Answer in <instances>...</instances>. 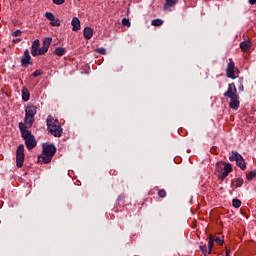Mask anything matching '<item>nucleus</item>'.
<instances>
[{"instance_id": "cd10ccee", "label": "nucleus", "mask_w": 256, "mask_h": 256, "mask_svg": "<svg viewBox=\"0 0 256 256\" xmlns=\"http://www.w3.org/2000/svg\"><path fill=\"white\" fill-rule=\"evenodd\" d=\"M122 25H124L125 27H131V21H129V19L127 18H123Z\"/></svg>"}, {"instance_id": "a19ab883", "label": "nucleus", "mask_w": 256, "mask_h": 256, "mask_svg": "<svg viewBox=\"0 0 256 256\" xmlns=\"http://www.w3.org/2000/svg\"><path fill=\"white\" fill-rule=\"evenodd\" d=\"M244 87L243 85L239 86V91H243Z\"/></svg>"}, {"instance_id": "c9c22d12", "label": "nucleus", "mask_w": 256, "mask_h": 256, "mask_svg": "<svg viewBox=\"0 0 256 256\" xmlns=\"http://www.w3.org/2000/svg\"><path fill=\"white\" fill-rule=\"evenodd\" d=\"M13 43H21V38H16L12 40Z\"/></svg>"}, {"instance_id": "58836bf2", "label": "nucleus", "mask_w": 256, "mask_h": 256, "mask_svg": "<svg viewBox=\"0 0 256 256\" xmlns=\"http://www.w3.org/2000/svg\"><path fill=\"white\" fill-rule=\"evenodd\" d=\"M230 253H231V250L226 249V256H229V255H230Z\"/></svg>"}, {"instance_id": "5701e85b", "label": "nucleus", "mask_w": 256, "mask_h": 256, "mask_svg": "<svg viewBox=\"0 0 256 256\" xmlns=\"http://www.w3.org/2000/svg\"><path fill=\"white\" fill-rule=\"evenodd\" d=\"M241 154L237 151H232V155L229 156V161H237V157H239Z\"/></svg>"}, {"instance_id": "20e7f679", "label": "nucleus", "mask_w": 256, "mask_h": 256, "mask_svg": "<svg viewBox=\"0 0 256 256\" xmlns=\"http://www.w3.org/2000/svg\"><path fill=\"white\" fill-rule=\"evenodd\" d=\"M42 153L43 156H38V161H42V163L47 165V163H51V159L57 153V147H55V144H44Z\"/></svg>"}, {"instance_id": "aec40b11", "label": "nucleus", "mask_w": 256, "mask_h": 256, "mask_svg": "<svg viewBox=\"0 0 256 256\" xmlns=\"http://www.w3.org/2000/svg\"><path fill=\"white\" fill-rule=\"evenodd\" d=\"M235 183L236 189H239V187H243L244 180L243 178H237L236 180H232V185Z\"/></svg>"}, {"instance_id": "bb28decb", "label": "nucleus", "mask_w": 256, "mask_h": 256, "mask_svg": "<svg viewBox=\"0 0 256 256\" xmlns=\"http://www.w3.org/2000/svg\"><path fill=\"white\" fill-rule=\"evenodd\" d=\"M200 251H202L204 256L209 255V251H207V245L199 246Z\"/></svg>"}, {"instance_id": "6ab92c4d", "label": "nucleus", "mask_w": 256, "mask_h": 256, "mask_svg": "<svg viewBox=\"0 0 256 256\" xmlns=\"http://www.w3.org/2000/svg\"><path fill=\"white\" fill-rule=\"evenodd\" d=\"M84 37L88 40L91 39V37H93V30L91 29V27L84 28Z\"/></svg>"}, {"instance_id": "f257e3e1", "label": "nucleus", "mask_w": 256, "mask_h": 256, "mask_svg": "<svg viewBox=\"0 0 256 256\" xmlns=\"http://www.w3.org/2000/svg\"><path fill=\"white\" fill-rule=\"evenodd\" d=\"M224 97L230 99V109H234V111H237V109H239L241 102L239 101V94H237V87H235L234 83L228 84V89L224 93Z\"/></svg>"}, {"instance_id": "a878e982", "label": "nucleus", "mask_w": 256, "mask_h": 256, "mask_svg": "<svg viewBox=\"0 0 256 256\" xmlns=\"http://www.w3.org/2000/svg\"><path fill=\"white\" fill-rule=\"evenodd\" d=\"M215 242H213V240L208 241V255H211V253H213V245Z\"/></svg>"}, {"instance_id": "f8f14e48", "label": "nucleus", "mask_w": 256, "mask_h": 256, "mask_svg": "<svg viewBox=\"0 0 256 256\" xmlns=\"http://www.w3.org/2000/svg\"><path fill=\"white\" fill-rule=\"evenodd\" d=\"M223 165L224 172L231 173L233 171V166H231V163H226L223 161L216 163V171H219V166Z\"/></svg>"}, {"instance_id": "72a5a7b5", "label": "nucleus", "mask_w": 256, "mask_h": 256, "mask_svg": "<svg viewBox=\"0 0 256 256\" xmlns=\"http://www.w3.org/2000/svg\"><path fill=\"white\" fill-rule=\"evenodd\" d=\"M21 30H16L12 33V37H21Z\"/></svg>"}, {"instance_id": "393cba45", "label": "nucleus", "mask_w": 256, "mask_h": 256, "mask_svg": "<svg viewBox=\"0 0 256 256\" xmlns=\"http://www.w3.org/2000/svg\"><path fill=\"white\" fill-rule=\"evenodd\" d=\"M158 197H160V199H165V197H167V191H165V189H160L158 191Z\"/></svg>"}, {"instance_id": "f3484780", "label": "nucleus", "mask_w": 256, "mask_h": 256, "mask_svg": "<svg viewBox=\"0 0 256 256\" xmlns=\"http://www.w3.org/2000/svg\"><path fill=\"white\" fill-rule=\"evenodd\" d=\"M240 49L242 51H249V49H251V42L249 41H243L240 43Z\"/></svg>"}, {"instance_id": "412c9836", "label": "nucleus", "mask_w": 256, "mask_h": 256, "mask_svg": "<svg viewBox=\"0 0 256 256\" xmlns=\"http://www.w3.org/2000/svg\"><path fill=\"white\" fill-rule=\"evenodd\" d=\"M151 25L153 27H161V25H163V20L160 18L154 19L151 21Z\"/></svg>"}, {"instance_id": "c756f323", "label": "nucleus", "mask_w": 256, "mask_h": 256, "mask_svg": "<svg viewBox=\"0 0 256 256\" xmlns=\"http://www.w3.org/2000/svg\"><path fill=\"white\" fill-rule=\"evenodd\" d=\"M229 173L230 172H222L221 175H220V179L221 181H225V179H227V177H229Z\"/></svg>"}, {"instance_id": "423d86ee", "label": "nucleus", "mask_w": 256, "mask_h": 256, "mask_svg": "<svg viewBox=\"0 0 256 256\" xmlns=\"http://www.w3.org/2000/svg\"><path fill=\"white\" fill-rule=\"evenodd\" d=\"M23 163H25V146L20 144L16 150V165L21 168Z\"/></svg>"}, {"instance_id": "6e6552de", "label": "nucleus", "mask_w": 256, "mask_h": 256, "mask_svg": "<svg viewBox=\"0 0 256 256\" xmlns=\"http://www.w3.org/2000/svg\"><path fill=\"white\" fill-rule=\"evenodd\" d=\"M45 17H46V19H48V21H50V25L52 27H60L61 26V20L56 18L55 14H53L51 12H46Z\"/></svg>"}, {"instance_id": "c85d7f7f", "label": "nucleus", "mask_w": 256, "mask_h": 256, "mask_svg": "<svg viewBox=\"0 0 256 256\" xmlns=\"http://www.w3.org/2000/svg\"><path fill=\"white\" fill-rule=\"evenodd\" d=\"M229 173L230 172H222L221 175H220V179L221 181H225V179H227V177H229Z\"/></svg>"}, {"instance_id": "f03ea898", "label": "nucleus", "mask_w": 256, "mask_h": 256, "mask_svg": "<svg viewBox=\"0 0 256 256\" xmlns=\"http://www.w3.org/2000/svg\"><path fill=\"white\" fill-rule=\"evenodd\" d=\"M19 129L21 132V137L25 140V145L28 151L35 149V147H37V140H35V136L27 129V126H25L23 122L19 123Z\"/></svg>"}, {"instance_id": "39448f33", "label": "nucleus", "mask_w": 256, "mask_h": 256, "mask_svg": "<svg viewBox=\"0 0 256 256\" xmlns=\"http://www.w3.org/2000/svg\"><path fill=\"white\" fill-rule=\"evenodd\" d=\"M49 133L54 137H61L63 135V128H61V123H59L53 116L49 115L46 120Z\"/></svg>"}, {"instance_id": "2f4dec72", "label": "nucleus", "mask_w": 256, "mask_h": 256, "mask_svg": "<svg viewBox=\"0 0 256 256\" xmlns=\"http://www.w3.org/2000/svg\"><path fill=\"white\" fill-rule=\"evenodd\" d=\"M41 75H43V71L41 70H36L32 74L33 77H41Z\"/></svg>"}, {"instance_id": "b1692460", "label": "nucleus", "mask_w": 256, "mask_h": 256, "mask_svg": "<svg viewBox=\"0 0 256 256\" xmlns=\"http://www.w3.org/2000/svg\"><path fill=\"white\" fill-rule=\"evenodd\" d=\"M232 206H233L235 209H239V207H241V200H239V199H233V200H232Z\"/></svg>"}, {"instance_id": "9d476101", "label": "nucleus", "mask_w": 256, "mask_h": 256, "mask_svg": "<svg viewBox=\"0 0 256 256\" xmlns=\"http://www.w3.org/2000/svg\"><path fill=\"white\" fill-rule=\"evenodd\" d=\"M51 41H53V38L51 37H47L43 40V46L38 50V56L45 55V53L49 51V47L51 46Z\"/></svg>"}, {"instance_id": "4be33fe9", "label": "nucleus", "mask_w": 256, "mask_h": 256, "mask_svg": "<svg viewBox=\"0 0 256 256\" xmlns=\"http://www.w3.org/2000/svg\"><path fill=\"white\" fill-rule=\"evenodd\" d=\"M255 177H256V170L246 173L247 181H253V179H255Z\"/></svg>"}, {"instance_id": "ea45409f", "label": "nucleus", "mask_w": 256, "mask_h": 256, "mask_svg": "<svg viewBox=\"0 0 256 256\" xmlns=\"http://www.w3.org/2000/svg\"><path fill=\"white\" fill-rule=\"evenodd\" d=\"M221 171H223V165L219 166V171L218 172H221Z\"/></svg>"}, {"instance_id": "0eeeda50", "label": "nucleus", "mask_w": 256, "mask_h": 256, "mask_svg": "<svg viewBox=\"0 0 256 256\" xmlns=\"http://www.w3.org/2000/svg\"><path fill=\"white\" fill-rule=\"evenodd\" d=\"M29 65H33V62L31 61V55L29 54V49H26L21 58V66L27 69Z\"/></svg>"}, {"instance_id": "f704fd0d", "label": "nucleus", "mask_w": 256, "mask_h": 256, "mask_svg": "<svg viewBox=\"0 0 256 256\" xmlns=\"http://www.w3.org/2000/svg\"><path fill=\"white\" fill-rule=\"evenodd\" d=\"M52 2L54 3V5H63V3H65V0H52Z\"/></svg>"}, {"instance_id": "ddd939ff", "label": "nucleus", "mask_w": 256, "mask_h": 256, "mask_svg": "<svg viewBox=\"0 0 256 256\" xmlns=\"http://www.w3.org/2000/svg\"><path fill=\"white\" fill-rule=\"evenodd\" d=\"M71 25H72V31L81 30V21L79 20V18L74 17L71 21Z\"/></svg>"}, {"instance_id": "4468645a", "label": "nucleus", "mask_w": 256, "mask_h": 256, "mask_svg": "<svg viewBox=\"0 0 256 256\" xmlns=\"http://www.w3.org/2000/svg\"><path fill=\"white\" fill-rule=\"evenodd\" d=\"M236 165L237 167H240L242 171H245V169H247V165L245 164V159H243V156H241V154L236 158Z\"/></svg>"}, {"instance_id": "7c9ffc66", "label": "nucleus", "mask_w": 256, "mask_h": 256, "mask_svg": "<svg viewBox=\"0 0 256 256\" xmlns=\"http://www.w3.org/2000/svg\"><path fill=\"white\" fill-rule=\"evenodd\" d=\"M96 53H99L100 55H105L107 53V50L105 48H97Z\"/></svg>"}, {"instance_id": "a211bd4d", "label": "nucleus", "mask_w": 256, "mask_h": 256, "mask_svg": "<svg viewBox=\"0 0 256 256\" xmlns=\"http://www.w3.org/2000/svg\"><path fill=\"white\" fill-rule=\"evenodd\" d=\"M66 51L67 50L64 47H57L54 50V55H57L58 57H63Z\"/></svg>"}, {"instance_id": "7ed1b4c3", "label": "nucleus", "mask_w": 256, "mask_h": 256, "mask_svg": "<svg viewBox=\"0 0 256 256\" xmlns=\"http://www.w3.org/2000/svg\"><path fill=\"white\" fill-rule=\"evenodd\" d=\"M35 115H37V106L28 103L25 108V117L23 125H25V127L27 128L33 127V124L35 123Z\"/></svg>"}, {"instance_id": "e433bc0d", "label": "nucleus", "mask_w": 256, "mask_h": 256, "mask_svg": "<svg viewBox=\"0 0 256 256\" xmlns=\"http://www.w3.org/2000/svg\"><path fill=\"white\" fill-rule=\"evenodd\" d=\"M248 3H249L250 5H256V0H248Z\"/></svg>"}, {"instance_id": "473e14b6", "label": "nucleus", "mask_w": 256, "mask_h": 256, "mask_svg": "<svg viewBox=\"0 0 256 256\" xmlns=\"http://www.w3.org/2000/svg\"><path fill=\"white\" fill-rule=\"evenodd\" d=\"M214 241L218 245H223V243H225V241L223 239L219 238V237H216Z\"/></svg>"}, {"instance_id": "9b49d317", "label": "nucleus", "mask_w": 256, "mask_h": 256, "mask_svg": "<svg viewBox=\"0 0 256 256\" xmlns=\"http://www.w3.org/2000/svg\"><path fill=\"white\" fill-rule=\"evenodd\" d=\"M39 47H41V42L39 41V39H35L31 45L32 57H38V53H39V49H40Z\"/></svg>"}, {"instance_id": "2eb2a0df", "label": "nucleus", "mask_w": 256, "mask_h": 256, "mask_svg": "<svg viewBox=\"0 0 256 256\" xmlns=\"http://www.w3.org/2000/svg\"><path fill=\"white\" fill-rule=\"evenodd\" d=\"M22 93V101H29L31 94L29 93V89H27V87H23L21 90Z\"/></svg>"}, {"instance_id": "1a4fd4ad", "label": "nucleus", "mask_w": 256, "mask_h": 256, "mask_svg": "<svg viewBox=\"0 0 256 256\" xmlns=\"http://www.w3.org/2000/svg\"><path fill=\"white\" fill-rule=\"evenodd\" d=\"M226 77H228V79H237V76H235V62L231 59L227 65Z\"/></svg>"}, {"instance_id": "4c0bfd02", "label": "nucleus", "mask_w": 256, "mask_h": 256, "mask_svg": "<svg viewBox=\"0 0 256 256\" xmlns=\"http://www.w3.org/2000/svg\"><path fill=\"white\" fill-rule=\"evenodd\" d=\"M209 241H212L213 243H215V237H213V235L209 236Z\"/></svg>"}, {"instance_id": "dca6fc26", "label": "nucleus", "mask_w": 256, "mask_h": 256, "mask_svg": "<svg viewBox=\"0 0 256 256\" xmlns=\"http://www.w3.org/2000/svg\"><path fill=\"white\" fill-rule=\"evenodd\" d=\"M179 3V0H166L164 4V11H167L170 7H175Z\"/></svg>"}]
</instances>
